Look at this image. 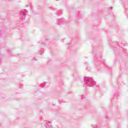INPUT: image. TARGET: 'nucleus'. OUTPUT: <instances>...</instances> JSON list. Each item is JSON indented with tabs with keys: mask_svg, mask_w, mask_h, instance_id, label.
<instances>
[{
	"mask_svg": "<svg viewBox=\"0 0 128 128\" xmlns=\"http://www.w3.org/2000/svg\"><path fill=\"white\" fill-rule=\"evenodd\" d=\"M110 10H112V7H110Z\"/></svg>",
	"mask_w": 128,
	"mask_h": 128,
	"instance_id": "nucleus-10",
	"label": "nucleus"
},
{
	"mask_svg": "<svg viewBox=\"0 0 128 128\" xmlns=\"http://www.w3.org/2000/svg\"><path fill=\"white\" fill-rule=\"evenodd\" d=\"M62 14V12L60 10H58L56 12V14L60 16V14Z\"/></svg>",
	"mask_w": 128,
	"mask_h": 128,
	"instance_id": "nucleus-5",
	"label": "nucleus"
},
{
	"mask_svg": "<svg viewBox=\"0 0 128 128\" xmlns=\"http://www.w3.org/2000/svg\"><path fill=\"white\" fill-rule=\"evenodd\" d=\"M74 76H76V73L74 74Z\"/></svg>",
	"mask_w": 128,
	"mask_h": 128,
	"instance_id": "nucleus-13",
	"label": "nucleus"
},
{
	"mask_svg": "<svg viewBox=\"0 0 128 128\" xmlns=\"http://www.w3.org/2000/svg\"><path fill=\"white\" fill-rule=\"evenodd\" d=\"M44 54V51H42V50H41L40 51V54Z\"/></svg>",
	"mask_w": 128,
	"mask_h": 128,
	"instance_id": "nucleus-9",
	"label": "nucleus"
},
{
	"mask_svg": "<svg viewBox=\"0 0 128 128\" xmlns=\"http://www.w3.org/2000/svg\"><path fill=\"white\" fill-rule=\"evenodd\" d=\"M34 60H36V59H34Z\"/></svg>",
	"mask_w": 128,
	"mask_h": 128,
	"instance_id": "nucleus-14",
	"label": "nucleus"
},
{
	"mask_svg": "<svg viewBox=\"0 0 128 128\" xmlns=\"http://www.w3.org/2000/svg\"><path fill=\"white\" fill-rule=\"evenodd\" d=\"M48 84V83H46V82H44V83H43V84H41V87L42 88H48V86H46V84Z\"/></svg>",
	"mask_w": 128,
	"mask_h": 128,
	"instance_id": "nucleus-4",
	"label": "nucleus"
},
{
	"mask_svg": "<svg viewBox=\"0 0 128 128\" xmlns=\"http://www.w3.org/2000/svg\"><path fill=\"white\" fill-rule=\"evenodd\" d=\"M45 126L46 128H52V124H50V122H48L46 124Z\"/></svg>",
	"mask_w": 128,
	"mask_h": 128,
	"instance_id": "nucleus-3",
	"label": "nucleus"
},
{
	"mask_svg": "<svg viewBox=\"0 0 128 128\" xmlns=\"http://www.w3.org/2000/svg\"><path fill=\"white\" fill-rule=\"evenodd\" d=\"M28 12V11L26 10H21L20 14V18L21 20H24L26 18V14Z\"/></svg>",
	"mask_w": 128,
	"mask_h": 128,
	"instance_id": "nucleus-2",
	"label": "nucleus"
},
{
	"mask_svg": "<svg viewBox=\"0 0 128 128\" xmlns=\"http://www.w3.org/2000/svg\"><path fill=\"white\" fill-rule=\"evenodd\" d=\"M92 128H98V126L96 125H92Z\"/></svg>",
	"mask_w": 128,
	"mask_h": 128,
	"instance_id": "nucleus-7",
	"label": "nucleus"
},
{
	"mask_svg": "<svg viewBox=\"0 0 128 128\" xmlns=\"http://www.w3.org/2000/svg\"><path fill=\"white\" fill-rule=\"evenodd\" d=\"M102 64H104V61L102 60Z\"/></svg>",
	"mask_w": 128,
	"mask_h": 128,
	"instance_id": "nucleus-12",
	"label": "nucleus"
},
{
	"mask_svg": "<svg viewBox=\"0 0 128 128\" xmlns=\"http://www.w3.org/2000/svg\"><path fill=\"white\" fill-rule=\"evenodd\" d=\"M84 95H82V96H81V98H82V100H84Z\"/></svg>",
	"mask_w": 128,
	"mask_h": 128,
	"instance_id": "nucleus-8",
	"label": "nucleus"
},
{
	"mask_svg": "<svg viewBox=\"0 0 128 128\" xmlns=\"http://www.w3.org/2000/svg\"><path fill=\"white\" fill-rule=\"evenodd\" d=\"M84 83L88 86H96V82L90 77H85L84 78Z\"/></svg>",
	"mask_w": 128,
	"mask_h": 128,
	"instance_id": "nucleus-1",
	"label": "nucleus"
},
{
	"mask_svg": "<svg viewBox=\"0 0 128 128\" xmlns=\"http://www.w3.org/2000/svg\"><path fill=\"white\" fill-rule=\"evenodd\" d=\"M58 24H60V22H62V19H58Z\"/></svg>",
	"mask_w": 128,
	"mask_h": 128,
	"instance_id": "nucleus-6",
	"label": "nucleus"
},
{
	"mask_svg": "<svg viewBox=\"0 0 128 128\" xmlns=\"http://www.w3.org/2000/svg\"><path fill=\"white\" fill-rule=\"evenodd\" d=\"M86 70H89L88 67H87V68H86Z\"/></svg>",
	"mask_w": 128,
	"mask_h": 128,
	"instance_id": "nucleus-11",
	"label": "nucleus"
}]
</instances>
